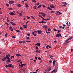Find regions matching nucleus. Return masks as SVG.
Here are the masks:
<instances>
[{
  "label": "nucleus",
  "instance_id": "473e14b6",
  "mask_svg": "<svg viewBox=\"0 0 73 73\" xmlns=\"http://www.w3.org/2000/svg\"><path fill=\"white\" fill-rule=\"evenodd\" d=\"M62 28V26H59V28H60V29H61Z\"/></svg>",
  "mask_w": 73,
  "mask_h": 73
},
{
  "label": "nucleus",
  "instance_id": "f3484780",
  "mask_svg": "<svg viewBox=\"0 0 73 73\" xmlns=\"http://www.w3.org/2000/svg\"><path fill=\"white\" fill-rule=\"evenodd\" d=\"M16 56L17 57H19V56H21V55L18 54H16Z\"/></svg>",
  "mask_w": 73,
  "mask_h": 73
},
{
  "label": "nucleus",
  "instance_id": "f03ea898",
  "mask_svg": "<svg viewBox=\"0 0 73 73\" xmlns=\"http://www.w3.org/2000/svg\"><path fill=\"white\" fill-rule=\"evenodd\" d=\"M14 13H15V11H13V12H11L9 13L10 15H16V14H14Z\"/></svg>",
  "mask_w": 73,
  "mask_h": 73
},
{
  "label": "nucleus",
  "instance_id": "338daca9",
  "mask_svg": "<svg viewBox=\"0 0 73 73\" xmlns=\"http://www.w3.org/2000/svg\"><path fill=\"white\" fill-rule=\"evenodd\" d=\"M10 23L11 24H12V25H13V23L12 22H10Z\"/></svg>",
  "mask_w": 73,
  "mask_h": 73
},
{
  "label": "nucleus",
  "instance_id": "680f3d73",
  "mask_svg": "<svg viewBox=\"0 0 73 73\" xmlns=\"http://www.w3.org/2000/svg\"><path fill=\"white\" fill-rule=\"evenodd\" d=\"M36 6H34V9H36Z\"/></svg>",
  "mask_w": 73,
  "mask_h": 73
},
{
  "label": "nucleus",
  "instance_id": "a19ab883",
  "mask_svg": "<svg viewBox=\"0 0 73 73\" xmlns=\"http://www.w3.org/2000/svg\"><path fill=\"white\" fill-rule=\"evenodd\" d=\"M6 5H7V7L9 6V4H8V3H6Z\"/></svg>",
  "mask_w": 73,
  "mask_h": 73
},
{
  "label": "nucleus",
  "instance_id": "5701e85b",
  "mask_svg": "<svg viewBox=\"0 0 73 73\" xmlns=\"http://www.w3.org/2000/svg\"><path fill=\"white\" fill-rule=\"evenodd\" d=\"M47 8L48 9H49V10H50L51 11H52V9H51L50 8V7H48Z\"/></svg>",
  "mask_w": 73,
  "mask_h": 73
},
{
  "label": "nucleus",
  "instance_id": "bf43d9fd",
  "mask_svg": "<svg viewBox=\"0 0 73 73\" xmlns=\"http://www.w3.org/2000/svg\"><path fill=\"white\" fill-rule=\"evenodd\" d=\"M54 70H53L52 72H50V73H53L54 72Z\"/></svg>",
  "mask_w": 73,
  "mask_h": 73
},
{
  "label": "nucleus",
  "instance_id": "c03bdc74",
  "mask_svg": "<svg viewBox=\"0 0 73 73\" xmlns=\"http://www.w3.org/2000/svg\"><path fill=\"white\" fill-rule=\"evenodd\" d=\"M31 17L32 19H33L34 20H35V18H34V17H33V16H31Z\"/></svg>",
  "mask_w": 73,
  "mask_h": 73
},
{
  "label": "nucleus",
  "instance_id": "49530a36",
  "mask_svg": "<svg viewBox=\"0 0 73 73\" xmlns=\"http://www.w3.org/2000/svg\"><path fill=\"white\" fill-rule=\"evenodd\" d=\"M50 12H51V13H54V11H51Z\"/></svg>",
  "mask_w": 73,
  "mask_h": 73
},
{
  "label": "nucleus",
  "instance_id": "09e8293b",
  "mask_svg": "<svg viewBox=\"0 0 73 73\" xmlns=\"http://www.w3.org/2000/svg\"><path fill=\"white\" fill-rule=\"evenodd\" d=\"M22 43L23 44H24L25 43V42L24 41H22Z\"/></svg>",
  "mask_w": 73,
  "mask_h": 73
},
{
  "label": "nucleus",
  "instance_id": "de8ad7c7",
  "mask_svg": "<svg viewBox=\"0 0 73 73\" xmlns=\"http://www.w3.org/2000/svg\"><path fill=\"white\" fill-rule=\"evenodd\" d=\"M39 13V14H40V15H42V14H43V13H41L40 12Z\"/></svg>",
  "mask_w": 73,
  "mask_h": 73
},
{
  "label": "nucleus",
  "instance_id": "8fccbe9b",
  "mask_svg": "<svg viewBox=\"0 0 73 73\" xmlns=\"http://www.w3.org/2000/svg\"><path fill=\"white\" fill-rule=\"evenodd\" d=\"M38 60H41V58L40 57H39L38 58Z\"/></svg>",
  "mask_w": 73,
  "mask_h": 73
},
{
  "label": "nucleus",
  "instance_id": "7c9ffc66",
  "mask_svg": "<svg viewBox=\"0 0 73 73\" xmlns=\"http://www.w3.org/2000/svg\"><path fill=\"white\" fill-rule=\"evenodd\" d=\"M19 15L20 16H22L23 15V14L21 13H20L19 14Z\"/></svg>",
  "mask_w": 73,
  "mask_h": 73
},
{
  "label": "nucleus",
  "instance_id": "37998d69",
  "mask_svg": "<svg viewBox=\"0 0 73 73\" xmlns=\"http://www.w3.org/2000/svg\"><path fill=\"white\" fill-rule=\"evenodd\" d=\"M72 38H73L72 37H71V38L70 37L68 38V39H69V40H72Z\"/></svg>",
  "mask_w": 73,
  "mask_h": 73
},
{
  "label": "nucleus",
  "instance_id": "1a4fd4ad",
  "mask_svg": "<svg viewBox=\"0 0 73 73\" xmlns=\"http://www.w3.org/2000/svg\"><path fill=\"white\" fill-rule=\"evenodd\" d=\"M43 28H47V26L46 25H44L42 26Z\"/></svg>",
  "mask_w": 73,
  "mask_h": 73
},
{
  "label": "nucleus",
  "instance_id": "4be33fe9",
  "mask_svg": "<svg viewBox=\"0 0 73 73\" xmlns=\"http://www.w3.org/2000/svg\"><path fill=\"white\" fill-rule=\"evenodd\" d=\"M21 6V4H19L17 5V7H20Z\"/></svg>",
  "mask_w": 73,
  "mask_h": 73
},
{
  "label": "nucleus",
  "instance_id": "a211bd4d",
  "mask_svg": "<svg viewBox=\"0 0 73 73\" xmlns=\"http://www.w3.org/2000/svg\"><path fill=\"white\" fill-rule=\"evenodd\" d=\"M41 6H42V5H40L39 6H38V7H37V8L38 9V8H40V7H41Z\"/></svg>",
  "mask_w": 73,
  "mask_h": 73
},
{
  "label": "nucleus",
  "instance_id": "72a5a7b5",
  "mask_svg": "<svg viewBox=\"0 0 73 73\" xmlns=\"http://www.w3.org/2000/svg\"><path fill=\"white\" fill-rule=\"evenodd\" d=\"M9 4H11V5L12 4V1H9Z\"/></svg>",
  "mask_w": 73,
  "mask_h": 73
},
{
  "label": "nucleus",
  "instance_id": "20e7f679",
  "mask_svg": "<svg viewBox=\"0 0 73 73\" xmlns=\"http://www.w3.org/2000/svg\"><path fill=\"white\" fill-rule=\"evenodd\" d=\"M32 35H34V36H37V34H35V32H34L32 33Z\"/></svg>",
  "mask_w": 73,
  "mask_h": 73
},
{
  "label": "nucleus",
  "instance_id": "c756f323",
  "mask_svg": "<svg viewBox=\"0 0 73 73\" xmlns=\"http://www.w3.org/2000/svg\"><path fill=\"white\" fill-rule=\"evenodd\" d=\"M27 18L28 19H31V18L30 17H29L28 16H27Z\"/></svg>",
  "mask_w": 73,
  "mask_h": 73
},
{
  "label": "nucleus",
  "instance_id": "9d476101",
  "mask_svg": "<svg viewBox=\"0 0 73 73\" xmlns=\"http://www.w3.org/2000/svg\"><path fill=\"white\" fill-rule=\"evenodd\" d=\"M62 4H64V5H68V3H67L66 2H63Z\"/></svg>",
  "mask_w": 73,
  "mask_h": 73
},
{
  "label": "nucleus",
  "instance_id": "f704fd0d",
  "mask_svg": "<svg viewBox=\"0 0 73 73\" xmlns=\"http://www.w3.org/2000/svg\"><path fill=\"white\" fill-rule=\"evenodd\" d=\"M20 29L21 30H22V31H23V30H24V29H23V28H22V27H20Z\"/></svg>",
  "mask_w": 73,
  "mask_h": 73
},
{
  "label": "nucleus",
  "instance_id": "603ef678",
  "mask_svg": "<svg viewBox=\"0 0 73 73\" xmlns=\"http://www.w3.org/2000/svg\"><path fill=\"white\" fill-rule=\"evenodd\" d=\"M25 6L26 7V8H28L29 7V6L28 5H26Z\"/></svg>",
  "mask_w": 73,
  "mask_h": 73
},
{
  "label": "nucleus",
  "instance_id": "6ab92c4d",
  "mask_svg": "<svg viewBox=\"0 0 73 73\" xmlns=\"http://www.w3.org/2000/svg\"><path fill=\"white\" fill-rule=\"evenodd\" d=\"M26 64H23L21 66V67L23 66H25Z\"/></svg>",
  "mask_w": 73,
  "mask_h": 73
},
{
  "label": "nucleus",
  "instance_id": "2f4dec72",
  "mask_svg": "<svg viewBox=\"0 0 73 73\" xmlns=\"http://www.w3.org/2000/svg\"><path fill=\"white\" fill-rule=\"evenodd\" d=\"M11 68H14V66L12 64H11Z\"/></svg>",
  "mask_w": 73,
  "mask_h": 73
},
{
  "label": "nucleus",
  "instance_id": "39448f33",
  "mask_svg": "<svg viewBox=\"0 0 73 73\" xmlns=\"http://www.w3.org/2000/svg\"><path fill=\"white\" fill-rule=\"evenodd\" d=\"M35 45H38V46H40V45H41L40 43L39 42H38L36 44H35Z\"/></svg>",
  "mask_w": 73,
  "mask_h": 73
},
{
  "label": "nucleus",
  "instance_id": "4d7b16f0",
  "mask_svg": "<svg viewBox=\"0 0 73 73\" xmlns=\"http://www.w3.org/2000/svg\"><path fill=\"white\" fill-rule=\"evenodd\" d=\"M48 47L49 48H51V46H49V45H48Z\"/></svg>",
  "mask_w": 73,
  "mask_h": 73
},
{
  "label": "nucleus",
  "instance_id": "864d4df0",
  "mask_svg": "<svg viewBox=\"0 0 73 73\" xmlns=\"http://www.w3.org/2000/svg\"><path fill=\"white\" fill-rule=\"evenodd\" d=\"M12 37H13V38H16V37L14 36H12Z\"/></svg>",
  "mask_w": 73,
  "mask_h": 73
},
{
  "label": "nucleus",
  "instance_id": "0eeeda50",
  "mask_svg": "<svg viewBox=\"0 0 73 73\" xmlns=\"http://www.w3.org/2000/svg\"><path fill=\"white\" fill-rule=\"evenodd\" d=\"M50 7L51 8H55V7L54 5H50Z\"/></svg>",
  "mask_w": 73,
  "mask_h": 73
},
{
  "label": "nucleus",
  "instance_id": "5fc2aeb1",
  "mask_svg": "<svg viewBox=\"0 0 73 73\" xmlns=\"http://www.w3.org/2000/svg\"><path fill=\"white\" fill-rule=\"evenodd\" d=\"M54 31H57H57H58L56 30V29H53Z\"/></svg>",
  "mask_w": 73,
  "mask_h": 73
},
{
  "label": "nucleus",
  "instance_id": "ddd939ff",
  "mask_svg": "<svg viewBox=\"0 0 73 73\" xmlns=\"http://www.w3.org/2000/svg\"><path fill=\"white\" fill-rule=\"evenodd\" d=\"M49 58H51V59H53V56H52V55H49Z\"/></svg>",
  "mask_w": 73,
  "mask_h": 73
},
{
  "label": "nucleus",
  "instance_id": "774afa93",
  "mask_svg": "<svg viewBox=\"0 0 73 73\" xmlns=\"http://www.w3.org/2000/svg\"><path fill=\"white\" fill-rule=\"evenodd\" d=\"M45 19H44V18H43L42 19V21H45Z\"/></svg>",
  "mask_w": 73,
  "mask_h": 73
},
{
  "label": "nucleus",
  "instance_id": "3c124183",
  "mask_svg": "<svg viewBox=\"0 0 73 73\" xmlns=\"http://www.w3.org/2000/svg\"><path fill=\"white\" fill-rule=\"evenodd\" d=\"M5 24H7V25H9V24L8 23L5 22Z\"/></svg>",
  "mask_w": 73,
  "mask_h": 73
},
{
  "label": "nucleus",
  "instance_id": "e433bc0d",
  "mask_svg": "<svg viewBox=\"0 0 73 73\" xmlns=\"http://www.w3.org/2000/svg\"><path fill=\"white\" fill-rule=\"evenodd\" d=\"M36 48L37 50H38V47L37 46H36Z\"/></svg>",
  "mask_w": 73,
  "mask_h": 73
},
{
  "label": "nucleus",
  "instance_id": "69168bd1",
  "mask_svg": "<svg viewBox=\"0 0 73 73\" xmlns=\"http://www.w3.org/2000/svg\"><path fill=\"white\" fill-rule=\"evenodd\" d=\"M48 45H47V46H46V49H48Z\"/></svg>",
  "mask_w": 73,
  "mask_h": 73
},
{
  "label": "nucleus",
  "instance_id": "c9c22d12",
  "mask_svg": "<svg viewBox=\"0 0 73 73\" xmlns=\"http://www.w3.org/2000/svg\"><path fill=\"white\" fill-rule=\"evenodd\" d=\"M43 23H44V21H42L41 22H39V23H42V24H43Z\"/></svg>",
  "mask_w": 73,
  "mask_h": 73
},
{
  "label": "nucleus",
  "instance_id": "6e6d98bb",
  "mask_svg": "<svg viewBox=\"0 0 73 73\" xmlns=\"http://www.w3.org/2000/svg\"><path fill=\"white\" fill-rule=\"evenodd\" d=\"M46 33L47 34H49V33H50V32H46Z\"/></svg>",
  "mask_w": 73,
  "mask_h": 73
},
{
  "label": "nucleus",
  "instance_id": "7ed1b4c3",
  "mask_svg": "<svg viewBox=\"0 0 73 73\" xmlns=\"http://www.w3.org/2000/svg\"><path fill=\"white\" fill-rule=\"evenodd\" d=\"M37 32H38V34H42V33L41 31H39V30H38L37 31Z\"/></svg>",
  "mask_w": 73,
  "mask_h": 73
},
{
  "label": "nucleus",
  "instance_id": "f8f14e48",
  "mask_svg": "<svg viewBox=\"0 0 73 73\" xmlns=\"http://www.w3.org/2000/svg\"><path fill=\"white\" fill-rule=\"evenodd\" d=\"M11 65H12V64H8V67L9 68L11 67Z\"/></svg>",
  "mask_w": 73,
  "mask_h": 73
},
{
  "label": "nucleus",
  "instance_id": "e2e57ef3",
  "mask_svg": "<svg viewBox=\"0 0 73 73\" xmlns=\"http://www.w3.org/2000/svg\"><path fill=\"white\" fill-rule=\"evenodd\" d=\"M5 37H7V36H8V34H6L5 35Z\"/></svg>",
  "mask_w": 73,
  "mask_h": 73
},
{
  "label": "nucleus",
  "instance_id": "dca6fc26",
  "mask_svg": "<svg viewBox=\"0 0 73 73\" xmlns=\"http://www.w3.org/2000/svg\"><path fill=\"white\" fill-rule=\"evenodd\" d=\"M65 42L66 44H67L68 43H69V41H68L67 40H66V41H65Z\"/></svg>",
  "mask_w": 73,
  "mask_h": 73
},
{
  "label": "nucleus",
  "instance_id": "bb28decb",
  "mask_svg": "<svg viewBox=\"0 0 73 73\" xmlns=\"http://www.w3.org/2000/svg\"><path fill=\"white\" fill-rule=\"evenodd\" d=\"M54 70V72H55V73H56L57 72V69L55 70Z\"/></svg>",
  "mask_w": 73,
  "mask_h": 73
},
{
  "label": "nucleus",
  "instance_id": "f257e3e1",
  "mask_svg": "<svg viewBox=\"0 0 73 73\" xmlns=\"http://www.w3.org/2000/svg\"><path fill=\"white\" fill-rule=\"evenodd\" d=\"M9 57H11V55L9 54H8L6 55V58L7 60H10V58Z\"/></svg>",
  "mask_w": 73,
  "mask_h": 73
},
{
  "label": "nucleus",
  "instance_id": "2eb2a0df",
  "mask_svg": "<svg viewBox=\"0 0 73 73\" xmlns=\"http://www.w3.org/2000/svg\"><path fill=\"white\" fill-rule=\"evenodd\" d=\"M45 14H45L44 13H43L42 14V16H43V17H45V16H46V15H45Z\"/></svg>",
  "mask_w": 73,
  "mask_h": 73
},
{
  "label": "nucleus",
  "instance_id": "b1692460",
  "mask_svg": "<svg viewBox=\"0 0 73 73\" xmlns=\"http://www.w3.org/2000/svg\"><path fill=\"white\" fill-rule=\"evenodd\" d=\"M13 58H15V56H11L10 58L11 59H12Z\"/></svg>",
  "mask_w": 73,
  "mask_h": 73
},
{
  "label": "nucleus",
  "instance_id": "0e129e2a",
  "mask_svg": "<svg viewBox=\"0 0 73 73\" xmlns=\"http://www.w3.org/2000/svg\"><path fill=\"white\" fill-rule=\"evenodd\" d=\"M21 61V60L20 59V60H18V61H17V62H20Z\"/></svg>",
  "mask_w": 73,
  "mask_h": 73
},
{
  "label": "nucleus",
  "instance_id": "58836bf2",
  "mask_svg": "<svg viewBox=\"0 0 73 73\" xmlns=\"http://www.w3.org/2000/svg\"><path fill=\"white\" fill-rule=\"evenodd\" d=\"M56 63V60H54L52 62V64H55Z\"/></svg>",
  "mask_w": 73,
  "mask_h": 73
},
{
  "label": "nucleus",
  "instance_id": "ea45409f",
  "mask_svg": "<svg viewBox=\"0 0 73 73\" xmlns=\"http://www.w3.org/2000/svg\"><path fill=\"white\" fill-rule=\"evenodd\" d=\"M51 68L50 67H49V68H48V70H49V71L50 70H51Z\"/></svg>",
  "mask_w": 73,
  "mask_h": 73
},
{
  "label": "nucleus",
  "instance_id": "4c0bfd02",
  "mask_svg": "<svg viewBox=\"0 0 73 73\" xmlns=\"http://www.w3.org/2000/svg\"><path fill=\"white\" fill-rule=\"evenodd\" d=\"M48 31H51V29H48Z\"/></svg>",
  "mask_w": 73,
  "mask_h": 73
},
{
  "label": "nucleus",
  "instance_id": "423d86ee",
  "mask_svg": "<svg viewBox=\"0 0 73 73\" xmlns=\"http://www.w3.org/2000/svg\"><path fill=\"white\" fill-rule=\"evenodd\" d=\"M23 28H28V26L27 25H23Z\"/></svg>",
  "mask_w": 73,
  "mask_h": 73
},
{
  "label": "nucleus",
  "instance_id": "a878e982",
  "mask_svg": "<svg viewBox=\"0 0 73 73\" xmlns=\"http://www.w3.org/2000/svg\"><path fill=\"white\" fill-rule=\"evenodd\" d=\"M8 60H7V62H11V58H10V59H7Z\"/></svg>",
  "mask_w": 73,
  "mask_h": 73
},
{
  "label": "nucleus",
  "instance_id": "aec40b11",
  "mask_svg": "<svg viewBox=\"0 0 73 73\" xmlns=\"http://www.w3.org/2000/svg\"><path fill=\"white\" fill-rule=\"evenodd\" d=\"M49 70L48 68H47L45 70V72H49Z\"/></svg>",
  "mask_w": 73,
  "mask_h": 73
},
{
  "label": "nucleus",
  "instance_id": "412c9836",
  "mask_svg": "<svg viewBox=\"0 0 73 73\" xmlns=\"http://www.w3.org/2000/svg\"><path fill=\"white\" fill-rule=\"evenodd\" d=\"M13 9V8H12L10 7L9 8V10H10V11L12 10Z\"/></svg>",
  "mask_w": 73,
  "mask_h": 73
},
{
  "label": "nucleus",
  "instance_id": "393cba45",
  "mask_svg": "<svg viewBox=\"0 0 73 73\" xmlns=\"http://www.w3.org/2000/svg\"><path fill=\"white\" fill-rule=\"evenodd\" d=\"M50 20V18H47L45 19V20L46 21H47V20Z\"/></svg>",
  "mask_w": 73,
  "mask_h": 73
},
{
  "label": "nucleus",
  "instance_id": "c85d7f7f",
  "mask_svg": "<svg viewBox=\"0 0 73 73\" xmlns=\"http://www.w3.org/2000/svg\"><path fill=\"white\" fill-rule=\"evenodd\" d=\"M15 31L17 32H18V33H20V31H19V30H15Z\"/></svg>",
  "mask_w": 73,
  "mask_h": 73
},
{
  "label": "nucleus",
  "instance_id": "13d9d810",
  "mask_svg": "<svg viewBox=\"0 0 73 73\" xmlns=\"http://www.w3.org/2000/svg\"><path fill=\"white\" fill-rule=\"evenodd\" d=\"M42 7H44V8H45V7H46V6H45V5H42Z\"/></svg>",
  "mask_w": 73,
  "mask_h": 73
},
{
  "label": "nucleus",
  "instance_id": "a18cd8bd",
  "mask_svg": "<svg viewBox=\"0 0 73 73\" xmlns=\"http://www.w3.org/2000/svg\"><path fill=\"white\" fill-rule=\"evenodd\" d=\"M32 1H33L34 3H36V1H35V0H32Z\"/></svg>",
  "mask_w": 73,
  "mask_h": 73
},
{
  "label": "nucleus",
  "instance_id": "79ce46f5",
  "mask_svg": "<svg viewBox=\"0 0 73 73\" xmlns=\"http://www.w3.org/2000/svg\"><path fill=\"white\" fill-rule=\"evenodd\" d=\"M27 36H31V35L29 33H28L27 34Z\"/></svg>",
  "mask_w": 73,
  "mask_h": 73
},
{
  "label": "nucleus",
  "instance_id": "cd10ccee",
  "mask_svg": "<svg viewBox=\"0 0 73 73\" xmlns=\"http://www.w3.org/2000/svg\"><path fill=\"white\" fill-rule=\"evenodd\" d=\"M56 37H59V34H57L56 36Z\"/></svg>",
  "mask_w": 73,
  "mask_h": 73
},
{
  "label": "nucleus",
  "instance_id": "9b49d317",
  "mask_svg": "<svg viewBox=\"0 0 73 73\" xmlns=\"http://www.w3.org/2000/svg\"><path fill=\"white\" fill-rule=\"evenodd\" d=\"M6 58H6L5 57L3 59H2V61H5V60H6Z\"/></svg>",
  "mask_w": 73,
  "mask_h": 73
},
{
  "label": "nucleus",
  "instance_id": "4468645a",
  "mask_svg": "<svg viewBox=\"0 0 73 73\" xmlns=\"http://www.w3.org/2000/svg\"><path fill=\"white\" fill-rule=\"evenodd\" d=\"M35 52H36L37 53H40V51H39L38 50H36L35 51Z\"/></svg>",
  "mask_w": 73,
  "mask_h": 73
},
{
  "label": "nucleus",
  "instance_id": "052dcab7",
  "mask_svg": "<svg viewBox=\"0 0 73 73\" xmlns=\"http://www.w3.org/2000/svg\"><path fill=\"white\" fill-rule=\"evenodd\" d=\"M35 58L36 59V60H37V57L35 56Z\"/></svg>",
  "mask_w": 73,
  "mask_h": 73
},
{
  "label": "nucleus",
  "instance_id": "6e6552de",
  "mask_svg": "<svg viewBox=\"0 0 73 73\" xmlns=\"http://www.w3.org/2000/svg\"><path fill=\"white\" fill-rule=\"evenodd\" d=\"M10 29L11 31H13V29L12 28V26L10 27Z\"/></svg>",
  "mask_w": 73,
  "mask_h": 73
}]
</instances>
